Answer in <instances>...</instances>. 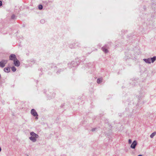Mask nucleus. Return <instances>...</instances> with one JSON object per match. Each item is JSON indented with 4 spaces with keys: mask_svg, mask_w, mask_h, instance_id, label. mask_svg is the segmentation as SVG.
Wrapping results in <instances>:
<instances>
[{
    "mask_svg": "<svg viewBox=\"0 0 156 156\" xmlns=\"http://www.w3.org/2000/svg\"><path fill=\"white\" fill-rule=\"evenodd\" d=\"M30 136L29 138L30 140L33 142H35L37 141V139L39 137L38 135L34 133V132L30 133Z\"/></svg>",
    "mask_w": 156,
    "mask_h": 156,
    "instance_id": "obj_1",
    "label": "nucleus"
},
{
    "mask_svg": "<svg viewBox=\"0 0 156 156\" xmlns=\"http://www.w3.org/2000/svg\"><path fill=\"white\" fill-rule=\"evenodd\" d=\"M8 60H2L0 62V67L2 68L4 67L5 65L7 62Z\"/></svg>",
    "mask_w": 156,
    "mask_h": 156,
    "instance_id": "obj_2",
    "label": "nucleus"
},
{
    "mask_svg": "<svg viewBox=\"0 0 156 156\" xmlns=\"http://www.w3.org/2000/svg\"><path fill=\"white\" fill-rule=\"evenodd\" d=\"M31 113L34 116H36V119H38V118L37 117V116H38V115L35 109H32L31 111Z\"/></svg>",
    "mask_w": 156,
    "mask_h": 156,
    "instance_id": "obj_3",
    "label": "nucleus"
},
{
    "mask_svg": "<svg viewBox=\"0 0 156 156\" xmlns=\"http://www.w3.org/2000/svg\"><path fill=\"white\" fill-rule=\"evenodd\" d=\"M16 57L14 54H11L9 56V59L10 60H12L14 61L15 60H16Z\"/></svg>",
    "mask_w": 156,
    "mask_h": 156,
    "instance_id": "obj_4",
    "label": "nucleus"
},
{
    "mask_svg": "<svg viewBox=\"0 0 156 156\" xmlns=\"http://www.w3.org/2000/svg\"><path fill=\"white\" fill-rule=\"evenodd\" d=\"M137 144V142L136 140H135L133 141L132 144L130 146V147L133 149H135L136 146Z\"/></svg>",
    "mask_w": 156,
    "mask_h": 156,
    "instance_id": "obj_5",
    "label": "nucleus"
},
{
    "mask_svg": "<svg viewBox=\"0 0 156 156\" xmlns=\"http://www.w3.org/2000/svg\"><path fill=\"white\" fill-rule=\"evenodd\" d=\"M14 65L17 67L19 66L20 64V61L16 59V60H15L14 61Z\"/></svg>",
    "mask_w": 156,
    "mask_h": 156,
    "instance_id": "obj_6",
    "label": "nucleus"
},
{
    "mask_svg": "<svg viewBox=\"0 0 156 156\" xmlns=\"http://www.w3.org/2000/svg\"><path fill=\"white\" fill-rule=\"evenodd\" d=\"M143 60L147 63L151 64V61H150V59L149 58L147 59L144 58L143 59Z\"/></svg>",
    "mask_w": 156,
    "mask_h": 156,
    "instance_id": "obj_7",
    "label": "nucleus"
},
{
    "mask_svg": "<svg viewBox=\"0 0 156 156\" xmlns=\"http://www.w3.org/2000/svg\"><path fill=\"white\" fill-rule=\"evenodd\" d=\"M149 58L150 59V61H151V63H153L156 60V57L155 56Z\"/></svg>",
    "mask_w": 156,
    "mask_h": 156,
    "instance_id": "obj_8",
    "label": "nucleus"
},
{
    "mask_svg": "<svg viewBox=\"0 0 156 156\" xmlns=\"http://www.w3.org/2000/svg\"><path fill=\"white\" fill-rule=\"evenodd\" d=\"M4 71L5 72L9 73L10 71V69L9 67H5L4 69Z\"/></svg>",
    "mask_w": 156,
    "mask_h": 156,
    "instance_id": "obj_9",
    "label": "nucleus"
},
{
    "mask_svg": "<svg viewBox=\"0 0 156 156\" xmlns=\"http://www.w3.org/2000/svg\"><path fill=\"white\" fill-rule=\"evenodd\" d=\"M102 81V78H98L97 80V83H101Z\"/></svg>",
    "mask_w": 156,
    "mask_h": 156,
    "instance_id": "obj_10",
    "label": "nucleus"
},
{
    "mask_svg": "<svg viewBox=\"0 0 156 156\" xmlns=\"http://www.w3.org/2000/svg\"><path fill=\"white\" fill-rule=\"evenodd\" d=\"M102 50L105 53H107L108 52V50L107 49L105 48L104 47L102 48Z\"/></svg>",
    "mask_w": 156,
    "mask_h": 156,
    "instance_id": "obj_11",
    "label": "nucleus"
},
{
    "mask_svg": "<svg viewBox=\"0 0 156 156\" xmlns=\"http://www.w3.org/2000/svg\"><path fill=\"white\" fill-rule=\"evenodd\" d=\"M156 132H154L152 133L150 135V137L151 138H153L156 135Z\"/></svg>",
    "mask_w": 156,
    "mask_h": 156,
    "instance_id": "obj_12",
    "label": "nucleus"
},
{
    "mask_svg": "<svg viewBox=\"0 0 156 156\" xmlns=\"http://www.w3.org/2000/svg\"><path fill=\"white\" fill-rule=\"evenodd\" d=\"M11 68L12 71L14 72L16 71V68L14 66L12 67Z\"/></svg>",
    "mask_w": 156,
    "mask_h": 156,
    "instance_id": "obj_13",
    "label": "nucleus"
},
{
    "mask_svg": "<svg viewBox=\"0 0 156 156\" xmlns=\"http://www.w3.org/2000/svg\"><path fill=\"white\" fill-rule=\"evenodd\" d=\"M38 7L39 9L40 10H41L43 8V6L42 5H38Z\"/></svg>",
    "mask_w": 156,
    "mask_h": 156,
    "instance_id": "obj_14",
    "label": "nucleus"
},
{
    "mask_svg": "<svg viewBox=\"0 0 156 156\" xmlns=\"http://www.w3.org/2000/svg\"><path fill=\"white\" fill-rule=\"evenodd\" d=\"M128 143L129 144H130L132 143V140L131 139H129L128 140Z\"/></svg>",
    "mask_w": 156,
    "mask_h": 156,
    "instance_id": "obj_15",
    "label": "nucleus"
},
{
    "mask_svg": "<svg viewBox=\"0 0 156 156\" xmlns=\"http://www.w3.org/2000/svg\"><path fill=\"white\" fill-rule=\"evenodd\" d=\"M15 18V16L14 15H13L11 16V18L12 19H14Z\"/></svg>",
    "mask_w": 156,
    "mask_h": 156,
    "instance_id": "obj_16",
    "label": "nucleus"
},
{
    "mask_svg": "<svg viewBox=\"0 0 156 156\" xmlns=\"http://www.w3.org/2000/svg\"><path fill=\"white\" fill-rule=\"evenodd\" d=\"M97 129L96 128H93L92 129L91 131L93 132L95 131V130Z\"/></svg>",
    "mask_w": 156,
    "mask_h": 156,
    "instance_id": "obj_17",
    "label": "nucleus"
},
{
    "mask_svg": "<svg viewBox=\"0 0 156 156\" xmlns=\"http://www.w3.org/2000/svg\"><path fill=\"white\" fill-rule=\"evenodd\" d=\"M2 2L1 1H0V7L2 6Z\"/></svg>",
    "mask_w": 156,
    "mask_h": 156,
    "instance_id": "obj_18",
    "label": "nucleus"
},
{
    "mask_svg": "<svg viewBox=\"0 0 156 156\" xmlns=\"http://www.w3.org/2000/svg\"><path fill=\"white\" fill-rule=\"evenodd\" d=\"M1 147H0V152H1Z\"/></svg>",
    "mask_w": 156,
    "mask_h": 156,
    "instance_id": "obj_19",
    "label": "nucleus"
},
{
    "mask_svg": "<svg viewBox=\"0 0 156 156\" xmlns=\"http://www.w3.org/2000/svg\"><path fill=\"white\" fill-rule=\"evenodd\" d=\"M138 156H143L142 155H139Z\"/></svg>",
    "mask_w": 156,
    "mask_h": 156,
    "instance_id": "obj_20",
    "label": "nucleus"
},
{
    "mask_svg": "<svg viewBox=\"0 0 156 156\" xmlns=\"http://www.w3.org/2000/svg\"><path fill=\"white\" fill-rule=\"evenodd\" d=\"M43 21H44V20H41V22H43Z\"/></svg>",
    "mask_w": 156,
    "mask_h": 156,
    "instance_id": "obj_21",
    "label": "nucleus"
}]
</instances>
